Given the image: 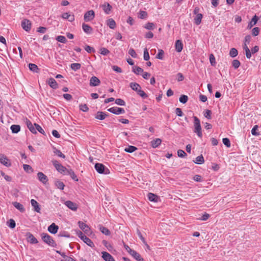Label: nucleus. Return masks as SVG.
<instances>
[{"instance_id": "1", "label": "nucleus", "mask_w": 261, "mask_h": 261, "mask_svg": "<svg viewBox=\"0 0 261 261\" xmlns=\"http://www.w3.org/2000/svg\"><path fill=\"white\" fill-rule=\"evenodd\" d=\"M194 119V133H196L197 136L201 138L202 133L201 131V127L199 119L196 116H193Z\"/></svg>"}, {"instance_id": "2", "label": "nucleus", "mask_w": 261, "mask_h": 261, "mask_svg": "<svg viewBox=\"0 0 261 261\" xmlns=\"http://www.w3.org/2000/svg\"><path fill=\"white\" fill-rule=\"evenodd\" d=\"M77 236L82 240L84 243H85L87 245L91 247H94V245L92 241L86 236H85L83 232L81 231H77L76 233Z\"/></svg>"}, {"instance_id": "3", "label": "nucleus", "mask_w": 261, "mask_h": 261, "mask_svg": "<svg viewBox=\"0 0 261 261\" xmlns=\"http://www.w3.org/2000/svg\"><path fill=\"white\" fill-rule=\"evenodd\" d=\"M95 169L100 174H108L110 173L109 169L101 163L95 164Z\"/></svg>"}, {"instance_id": "4", "label": "nucleus", "mask_w": 261, "mask_h": 261, "mask_svg": "<svg viewBox=\"0 0 261 261\" xmlns=\"http://www.w3.org/2000/svg\"><path fill=\"white\" fill-rule=\"evenodd\" d=\"M52 163L56 170L60 173H62L63 174H66L68 169L66 168L65 167L62 166L61 164H60L57 161L53 160L52 161Z\"/></svg>"}, {"instance_id": "5", "label": "nucleus", "mask_w": 261, "mask_h": 261, "mask_svg": "<svg viewBox=\"0 0 261 261\" xmlns=\"http://www.w3.org/2000/svg\"><path fill=\"white\" fill-rule=\"evenodd\" d=\"M79 227L87 234L89 235L92 233L90 228L85 223L79 221L78 222Z\"/></svg>"}, {"instance_id": "6", "label": "nucleus", "mask_w": 261, "mask_h": 261, "mask_svg": "<svg viewBox=\"0 0 261 261\" xmlns=\"http://www.w3.org/2000/svg\"><path fill=\"white\" fill-rule=\"evenodd\" d=\"M42 239L43 241L46 243V244H48L49 245L53 246L55 242L51 237L47 234V233H42Z\"/></svg>"}, {"instance_id": "7", "label": "nucleus", "mask_w": 261, "mask_h": 261, "mask_svg": "<svg viewBox=\"0 0 261 261\" xmlns=\"http://www.w3.org/2000/svg\"><path fill=\"white\" fill-rule=\"evenodd\" d=\"M0 163L6 167H10L11 163L8 158L3 154H0Z\"/></svg>"}, {"instance_id": "8", "label": "nucleus", "mask_w": 261, "mask_h": 261, "mask_svg": "<svg viewBox=\"0 0 261 261\" xmlns=\"http://www.w3.org/2000/svg\"><path fill=\"white\" fill-rule=\"evenodd\" d=\"M94 16V12L93 10H89L85 14L84 20L87 22L91 21L93 19Z\"/></svg>"}, {"instance_id": "9", "label": "nucleus", "mask_w": 261, "mask_h": 261, "mask_svg": "<svg viewBox=\"0 0 261 261\" xmlns=\"http://www.w3.org/2000/svg\"><path fill=\"white\" fill-rule=\"evenodd\" d=\"M108 110V111L116 115L123 114L125 113V111L123 108H118L116 107L111 108L109 109Z\"/></svg>"}, {"instance_id": "10", "label": "nucleus", "mask_w": 261, "mask_h": 261, "mask_svg": "<svg viewBox=\"0 0 261 261\" xmlns=\"http://www.w3.org/2000/svg\"><path fill=\"white\" fill-rule=\"evenodd\" d=\"M65 205L72 211H75L77 208V204L70 200L65 202Z\"/></svg>"}, {"instance_id": "11", "label": "nucleus", "mask_w": 261, "mask_h": 261, "mask_svg": "<svg viewBox=\"0 0 261 261\" xmlns=\"http://www.w3.org/2000/svg\"><path fill=\"white\" fill-rule=\"evenodd\" d=\"M21 26L25 31L28 32L31 29V23L29 20L24 19L21 22Z\"/></svg>"}, {"instance_id": "12", "label": "nucleus", "mask_w": 261, "mask_h": 261, "mask_svg": "<svg viewBox=\"0 0 261 261\" xmlns=\"http://www.w3.org/2000/svg\"><path fill=\"white\" fill-rule=\"evenodd\" d=\"M37 177L39 181L44 184H46L48 181L47 177L41 172L37 173Z\"/></svg>"}, {"instance_id": "13", "label": "nucleus", "mask_w": 261, "mask_h": 261, "mask_svg": "<svg viewBox=\"0 0 261 261\" xmlns=\"http://www.w3.org/2000/svg\"><path fill=\"white\" fill-rule=\"evenodd\" d=\"M100 83V80L95 76H92L90 80V85L91 86H97L99 85Z\"/></svg>"}, {"instance_id": "14", "label": "nucleus", "mask_w": 261, "mask_h": 261, "mask_svg": "<svg viewBox=\"0 0 261 261\" xmlns=\"http://www.w3.org/2000/svg\"><path fill=\"white\" fill-rule=\"evenodd\" d=\"M31 203L32 206L34 208V211L37 212V213H40L41 208L40 207V205L39 203L37 202V201L34 199H32L31 200Z\"/></svg>"}, {"instance_id": "15", "label": "nucleus", "mask_w": 261, "mask_h": 261, "mask_svg": "<svg viewBox=\"0 0 261 261\" xmlns=\"http://www.w3.org/2000/svg\"><path fill=\"white\" fill-rule=\"evenodd\" d=\"M102 257L105 261H115L113 257L107 252H102Z\"/></svg>"}, {"instance_id": "16", "label": "nucleus", "mask_w": 261, "mask_h": 261, "mask_svg": "<svg viewBox=\"0 0 261 261\" xmlns=\"http://www.w3.org/2000/svg\"><path fill=\"white\" fill-rule=\"evenodd\" d=\"M25 123L27 125L28 128L29 129V130L33 134H36V127L34 126V125L32 124V123L28 119H26L25 120Z\"/></svg>"}, {"instance_id": "17", "label": "nucleus", "mask_w": 261, "mask_h": 261, "mask_svg": "<svg viewBox=\"0 0 261 261\" xmlns=\"http://www.w3.org/2000/svg\"><path fill=\"white\" fill-rule=\"evenodd\" d=\"M175 48L176 51L180 53L183 49V44L180 40H177L175 43Z\"/></svg>"}, {"instance_id": "18", "label": "nucleus", "mask_w": 261, "mask_h": 261, "mask_svg": "<svg viewBox=\"0 0 261 261\" xmlns=\"http://www.w3.org/2000/svg\"><path fill=\"white\" fill-rule=\"evenodd\" d=\"M47 84L53 89H56L58 88V84L56 80L51 77L49 78L47 81Z\"/></svg>"}, {"instance_id": "19", "label": "nucleus", "mask_w": 261, "mask_h": 261, "mask_svg": "<svg viewBox=\"0 0 261 261\" xmlns=\"http://www.w3.org/2000/svg\"><path fill=\"white\" fill-rule=\"evenodd\" d=\"M59 229L58 226L55 223H52L48 227V231L53 234H55L57 232Z\"/></svg>"}, {"instance_id": "20", "label": "nucleus", "mask_w": 261, "mask_h": 261, "mask_svg": "<svg viewBox=\"0 0 261 261\" xmlns=\"http://www.w3.org/2000/svg\"><path fill=\"white\" fill-rule=\"evenodd\" d=\"M258 20V17L255 15L251 19L247 26L248 29H250L252 27L255 25Z\"/></svg>"}, {"instance_id": "21", "label": "nucleus", "mask_w": 261, "mask_h": 261, "mask_svg": "<svg viewBox=\"0 0 261 261\" xmlns=\"http://www.w3.org/2000/svg\"><path fill=\"white\" fill-rule=\"evenodd\" d=\"M62 17L65 19H68L69 21L72 22L74 20L73 15L69 14L68 13H64L62 14Z\"/></svg>"}, {"instance_id": "22", "label": "nucleus", "mask_w": 261, "mask_h": 261, "mask_svg": "<svg viewBox=\"0 0 261 261\" xmlns=\"http://www.w3.org/2000/svg\"><path fill=\"white\" fill-rule=\"evenodd\" d=\"M107 24L111 29H114L116 26L115 20L112 18H109L107 20Z\"/></svg>"}, {"instance_id": "23", "label": "nucleus", "mask_w": 261, "mask_h": 261, "mask_svg": "<svg viewBox=\"0 0 261 261\" xmlns=\"http://www.w3.org/2000/svg\"><path fill=\"white\" fill-rule=\"evenodd\" d=\"M102 7L106 14H109L110 13L112 6L109 3H105L102 6Z\"/></svg>"}, {"instance_id": "24", "label": "nucleus", "mask_w": 261, "mask_h": 261, "mask_svg": "<svg viewBox=\"0 0 261 261\" xmlns=\"http://www.w3.org/2000/svg\"><path fill=\"white\" fill-rule=\"evenodd\" d=\"M82 28L85 33L87 34H90L92 32V28L87 24L83 23Z\"/></svg>"}, {"instance_id": "25", "label": "nucleus", "mask_w": 261, "mask_h": 261, "mask_svg": "<svg viewBox=\"0 0 261 261\" xmlns=\"http://www.w3.org/2000/svg\"><path fill=\"white\" fill-rule=\"evenodd\" d=\"M202 17L203 15L202 14H197L196 15V16L194 19L195 24L196 25L200 24L201 22Z\"/></svg>"}, {"instance_id": "26", "label": "nucleus", "mask_w": 261, "mask_h": 261, "mask_svg": "<svg viewBox=\"0 0 261 261\" xmlns=\"http://www.w3.org/2000/svg\"><path fill=\"white\" fill-rule=\"evenodd\" d=\"M55 185L56 187L60 190H63L65 187L64 183L59 179H56L55 181Z\"/></svg>"}, {"instance_id": "27", "label": "nucleus", "mask_w": 261, "mask_h": 261, "mask_svg": "<svg viewBox=\"0 0 261 261\" xmlns=\"http://www.w3.org/2000/svg\"><path fill=\"white\" fill-rule=\"evenodd\" d=\"M147 196L149 200L151 201L158 202L159 199V198L157 195L151 193H149Z\"/></svg>"}, {"instance_id": "28", "label": "nucleus", "mask_w": 261, "mask_h": 261, "mask_svg": "<svg viewBox=\"0 0 261 261\" xmlns=\"http://www.w3.org/2000/svg\"><path fill=\"white\" fill-rule=\"evenodd\" d=\"M13 205H14V206L15 208H16L17 210L20 211V212H24L25 209H24L23 205L21 204V203H20L19 202H14L13 203Z\"/></svg>"}, {"instance_id": "29", "label": "nucleus", "mask_w": 261, "mask_h": 261, "mask_svg": "<svg viewBox=\"0 0 261 261\" xmlns=\"http://www.w3.org/2000/svg\"><path fill=\"white\" fill-rule=\"evenodd\" d=\"M107 115L102 112H98L95 115V118L99 120H103L106 118Z\"/></svg>"}, {"instance_id": "30", "label": "nucleus", "mask_w": 261, "mask_h": 261, "mask_svg": "<svg viewBox=\"0 0 261 261\" xmlns=\"http://www.w3.org/2000/svg\"><path fill=\"white\" fill-rule=\"evenodd\" d=\"M65 175H69L72 178V179H73L75 181H78V178H77L76 175L75 174L74 172L71 169H68L67 172H66Z\"/></svg>"}, {"instance_id": "31", "label": "nucleus", "mask_w": 261, "mask_h": 261, "mask_svg": "<svg viewBox=\"0 0 261 261\" xmlns=\"http://www.w3.org/2000/svg\"><path fill=\"white\" fill-rule=\"evenodd\" d=\"M99 229L100 231L105 235L109 236L111 234L110 230L108 228L101 225L99 226Z\"/></svg>"}, {"instance_id": "32", "label": "nucleus", "mask_w": 261, "mask_h": 261, "mask_svg": "<svg viewBox=\"0 0 261 261\" xmlns=\"http://www.w3.org/2000/svg\"><path fill=\"white\" fill-rule=\"evenodd\" d=\"M130 87L133 90L137 92L141 88V86L136 83H130Z\"/></svg>"}, {"instance_id": "33", "label": "nucleus", "mask_w": 261, "mask_h": 261, "mask_svg": "<svg viewBox=\"0 0 261 261\" xmlns=\"http://www.w3.org/2000/svg\"><path fill=\"white\" fill-rule=\"evenodd\" d=\"M29 68L31 71L34 72H38L39 68H38L37 66L35 64L30 63L29 64Z\"/></svg>"}, {"instance_id": "34", "label": "nucleus", "mask_w": 261, "mask_h": 261, "mask_svg": "<svg viewBox=\"0 0 261 261\" xmlns=\"http://www.w3.org/2000/svg\"><path fill=\"white\" fill-rule=\"evenodd\" d=\"M151 143V146L153 148H156L161 144L162 140L160 139H156L152 141Z\"/></svg>"}, {"instance_id": "35", "label": "nucleus", "mask_w": 261, "mask_h": 261, "mask_svg": "<svg viewBox=\"0 0 261 261\" xmlns=\"http://www.w3.org/2000/svg\"><path fill=\"white\" fill-rule=\"evenodd\" d=\"M195 163L198 164H202L204 163V160L202 155H199L197 156L195 159V161H194Z\"/></svg>"}, {"instance_id": "36", "label": "nucleus", "mask_w": 261, "mask_h": 261, "mask_svg": "<svg viewBox=\"0 0 261 261\" xmlns=\"http://www.w3.org/2000/svg\"><path fill=\"white\" fill-rule=\"evenodd\" d=\"M10 128L12 132L15 134L18 133L20 130V127L19 125H12L11 126Z\"/></svg>"}, {"instance_id": "37", "label": "nucleus", "mask_w": 261, "mask_h": 261, "mask_svg": "<svg viewBox=\"0 0 261 261\" xmlns=\"http://www.w3.org/2000/svg\"><path fill=\"white\" fill-rule=\"evenodd\" d=\"M137 149V147L134 146H128L127 147H126L124 149V151L129 152V153H132L136 151Z\"/></svg>"}, {"instance_id": "38", "label": "nucleus", "mask_w": 261, "mask_h": 261, "mask_svg": "<svg viewBox=\"0 0 261 261\" xmlns=\"http://www.w3.org/2000/svg\"><path fill=\"white\" fill-rule=\"evenodd\" d=\"M238 54L237 49L235 48H232L229 51V55L232 58L236 57Z\"/></svg>"}, {"instance_id": "39", "label": "nucleus", "mask_w": 261, "mask_h": 261, "mask_svg": "<svg viewBox=\"0 0 261 261\" xmlns=\"http://www.w3.org/2000/svg\"><path fill=\"white\" fill-rule=\"evenodd\" d=\"M179 100L180 102H181L183 104H185L188 101V97L187 95L182 94L180 96V97L179 98Z\"/></svg>"}, {"instance_id": "40", "label": "nucleus", "mask_w": 261, "mask_h": 261, "mask_svg": "<svg viewBox=\"0 0 261 261\" xmlns=\"http://www.w3.org/2000/svg\"><path fill=\"white\" fill-rule=\"evenodd\" d=\"M133 71L137 74H141L143 72V70L141 67L135 66L133 68Z\"/></svg>"}, {"instance_id": "41", "label": "nucleus", "mask_w": 261, "mask_h": 261, "mask_svg": "<svg viewBox=\"0 0 261 261\" xmlns=\"http://www.w3.org/2000/svg\"><path fill=\"white\" fill-rule=\"evenodd\" d=\"M53 152L55 154L57 155L59 157H61L63 159L65 158V155L63 154L60 150L56 149V148H54Z\"/></svg>"}, {"instance_id": "42", "label": "nucleus", "mask_w": 261, "mask_h": 261, "mask_svg": "<svg viewBox=\"0 0 261 261\" xmlns=\"http://www.w3.org/2000/svg\"><path fill=\"white\" fill-rule=\"evenodd\" d=\"M258 126L257 125H255L253 126V128L251 130V134L253 136H257L259 135V133L257 130L258 129Z\"/></svg>"}, {"instance_id": "43", "label": "nucleus", "mask_w": 261, "mask_h": 261, "mask_svg": "<svg viewBox=\"0 0 261 261\" xmlns=\"http://www.w3.org/2000/svg\"><path fill=\"white\" fill-rule=\"evenodd\" d=\"M29 241L32 244H36L38 243L37 239L32 234H29L28 237Z\"/></svg>"}, {"instance_id": "44", "label": "nucleus", "mask_w": 261, "mask_h": 261, "mask_svg": "<svg viewBox=\"0 0 261 261\" xmlns=\"http://www.w3.org/2000/svg\"><path fill=\"white\" fill-rule=\"evenodd\" d=\"M81 67L80 63H72L70 65L71 68L74 71L79 70Z\"/></svg>"}, {"instance_id": "45", "label": "nucleus", "mask_w": 261, "mask_h": 261, "mask_svg": "<svg viewBox=\"0 0 261 261\" xmlns=\"http://www.w3.org/2000/svg\"><path fill=\"white\" fill-rule=\"evenodd\" d=\"M7 224L8 226L11 228H14L16 226L15 221L12 219H10L9 221L7 222Z\"/></svg>"}, {"instance_id": "46", "label": "nucleus", "mask_w": 261, "mask_h": 261, "mask_svg": "<svg viewBox=\"0 0 261 261\" xmlns=\"http://www.w3.org/2000/svg\"><path fill=\"white\" fill-rule=\"evenodd\" d=\"M102 244L109 250H111L113 249L112 246L107 241L103 240Z\"/></svg>"}, {"instance_id": "47", "label": "nucleus", "mask_w": 261, "mask_h": 261, "mask_svg": "<svg viewBox=\"0 0 261 261\" xmlns=\"http://www.w3.org/2000/svg\"><path fill=\"white\" fill-rule=\"evenodd\" d=\"M56 40L60 42L64 43H65L67 42V39L63 36H58L56 38Z\"/></svg>"}, {"instance_id": "48", "label": "nucleus", "mask_w": 261, "mask_h": 261, "mask_svg": "<svg viewBox=\"0 0 261 261\" xmlns=\"http://www.w3.org/2000/svg\"><path fill=\"white\" fill-rule=\"evenodd\" d=\"M240 65V62L238 60H234L232 62V65L234 68V69L238 68Z\"/></svg>"}, {"instance_id": "49", "label": "nucleus", "mask_w": 261, "mask_h": 261, "mask_svg": "<svg viewBox=\"0 0 261 261\" xmlns=\"http://www.w3.org/2000/svg\"><path fill=\"white\" fill-rule=\"evenodd\" d=\"M223 143L227 147H230L231 144L230 140L227 138H224L222 139Z\"/></svg>"}, {"instance_id": "50", "label": "nucleus", "mask_w": 261, "mask_h": 261, "mask_svg": "<svg viewBox=\"0 0 261 261\" xmlns=\"http://www.w3.org/2000/svg\"><path fill=\"white\" fill-rule=\"evenodd\" d=\"M260 29L258 27L254 28L252 30V34L253 36H256L259 34Z\"/></svg>"}, {"instance_id": "51", "label": "nucleus", "mask_w": 261, "mask_h": 261, "mask_svg": "<svg viewBox=\"0 0 261 261\" xmlns=\"http://www.w3.org/2000/svg\"><path fill=\"white\" fill-rule=\"evenodd\" d=\"M177 155L180 158H185L187 156V153L183 150L179 149L177 151Z\"/></svg>"}, {"instance_id": "52", "label": "nucleus", "mask_w": 261, "mask_h": 261, "mask_svg": "<svg viewBox=\"0 0 261 261\" xmlns=\"http://www.w3.org/2000/svg\"><path fill=\"white\" fill-rule=\"evenodd\" d=\"M100 53L104 56L107 55L110 53V51L105 47H102L100 49Z\"/></svg>"}, {"instance_id": "53", "label": "nucleus", "mask_w": 261, "mask_h": 261, "mask_svg": "<svg viewBox=\"0 0 261 261\" xmlns=\"http://www.w3.org/2000/svg\"><path fill=\"white\" fill-rule=\"evenodd\" d=\"M211 114V111L209 110H206L204 114V116L206 118L208 119H211L212 118Z\"/></svg>"}, {"instance_id": "54", "label": "nucleus", "mask_w": 261, "mask_h": 261, "mask_svg": "<svg viewBox=\"0 0 261 261\" xmlns=\"http://www.w3.org/2000/svg\"><path fill=\"white\" fill-rule=\"evenodd\" d=\"M34 125L36 127V130H37L39 133H40L42 134H45V132L39 125L36 123H34Z\"/></svg>"}, {"instance_id": "55", "label": "nucleus", "mask_w": 261, "mask_h": 261, "mask_svg": "<svg viewBox=\"0 0 261 261\" xmlns=\"http://www.w3.org/2000/svg\"><path fill=\"white\" fill-rule=\"evenodd\" d=\"M137 94L139 95L143 98H146L147 97V94L141 89H140L138 92Z\"/></svg>"}, {"instance_id": "56", "label": "nucleus", "mask_w": 261, "mask_h": 261, "mask_svg": "<svg viewBox=\"0 0 261 261\" xmlns=\"http://www.w3.org/2000/svg\"><path fill=\"white\" fill-rule=\"evenodd\" d=\"M130 255H131L134 258H135L136 260L139 258V257L141 256L138 252H137L136 251L133 250L130 253Z\"/></svg>"}, {"instance_id": "57", "label": "nucleus", "mask_w": 261, "mask_h": 261, "mask_svg": "<svg viewBox=\"0 0 261 261\" xmlns=\"http://www.w3.org/2000/svg\"><path fill=\"white\" fill-rule=\"evenodd\" d=\"M115 103L119 106H124L125 105V101L120 98H117L115 100Z\"/></svg>"}, {"instance_id": "58", "label": "nucleus", "mask_w": 261, "mask_h": 261, "mask_svg": "<svg viewBox=\"0 0 261 261\" xmlns=\"http://www.w3.org/2000/svg\"><path fill=\"white\" fill-rule=\"evenodd\" d=\"M144 59L145 61H148L149 59V55L147 49L145 48L144 51Z\"/></svg>"}, {"instance_id": "59", "label": "nucleus", "mask_w": 261, "mask_h": 261, "mask_svg": "<svg viewBox=\"0 0 261 261\" xmlns=\"http://www.w3.org/2000/svg\"><path fill=\"white\" fill-rule=\"evenodd\" d=\"M210 61L212 66H215L216 64L215 58L213 54L210 56Z\"/></svg>"}, {"instance_id": "60", "label": "nucleus", "mask_w": 261, "mask_h": 261, "mask_svg": "<svg viewBox=\"0 0 261 261\" xmlns=\"http://www.w3.org/2000/svg\"><path fill=\"white\" fill-rule=\"evenodd\" d=\"M175 113L177 116L179 117H181L184 115V113H182L181 109L179 108H177L175 109Z\"/></svg>"}, {"instance_id": "61", "label": "nucleus", "mask_w": 261, "mask_h": 261, "mask_svg": "<svg viewBox=\"0 0 261 261\" xmlns=\"http://www.w3.org/2000/svg\"><path fill=\"white\" fill-rule=\"evenodd\" d=\"M210 217V215L208 214L205 213L199 219L202 221H206Z\"/></svg>"}, {"instance_id": "62", "label": "nucleus", "mask_w": 261, "mask_h": 261, "mask_svg": "<svg viewBox=\"0 0 261 261\" xmlns=\"http://www.w3.org/2000/svg\"><path fill=\"white\" fill-rule=\"evenodd\" d=\"M146 16H147V13L145 11H141L139 12V17L140 18H141V19L145 18H146Z\"/></svg>"}, {"instance_id": "63", "label": "nucleus", "mask_w": 261, "mask_h": 261, "mask_svg": "<svg viewBox=\"0 0 261 261\" xmlns=\"http://www.w3.org/2000/svg\"><path fill=\"white\" fill-rule=\"evenodd\" d=\"M23 168L24 171L26 172H29L30 171H32V168L29 165L24 164L23 165Z\"/></svg>"}, {"instance_id": "64", "label": "nucleus", "mask_w": 261, "mask_h": 261, "mask_svg": "<svg viewBox=\"0 0 261 261\" xmlns=\"http://www.w3.org/2000/svg\"><path fill=\"white\" fill-rule=\"evenodd\" d=\"M128 54L133 57V58H136L137 57V54L135 51V50L133 48L129 49L128 51Z\"/></svg>"}]
</instances>
